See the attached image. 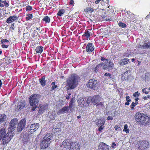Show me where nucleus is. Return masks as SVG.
<instances>
[{"label": "nucleus", "mask_w": 150, "mask_h": 150, "mask_svg": "<svg viewBox=\"0 0 150 150\" xmlns=\"http://www.w3.org/2000/svg\"><path fill=\"white\" fill-rule=\"evenodd\" d=\"M79 77L76 74L71 75L67 81V83L69 88L71 89L75 88L78 85Z\"/></svg>", "instance_id": "nucleus-1"}, {"label": "nucleus", "mask_w": 150, "mask_h": 150, "mask_svg": "<svg viewBox=\"0 0 150 150\" xmlns=\"http://www.w3.org/2000/svg\"><path fill=\"white\" fill-rule=\"evenodd\" d=\"M6 133L5 129L4 128H1L0 130V140L2 139L4 144L8 143L12 137L11 135L12 132L9 131L7 134Z\"/></svg>", "instance_id": "nucleus-2"}, {"label": "nucleus", "mask_w": 150, "mask_h": 150, "mask_svg": "<svg viewBox=\"0 0 150 150\" xmlns=\"http://www.w3.org/2000/svg\"><path fill=\"white\" fill-rule=\"evenodd\" d=\"M147 116L143 113L137 112L135 115V118L136 121L141 124H146V120L147 119Z\"/></svg>", "instance_id": "nucleus-3"}, {"label": "nucleus", "mask_w": 150, "mask_h": 150, "mask_svg": "<svg viewBox=\"0 0 150 150\" xmlns=\"http://www.w3.org/2000/svg\"><path fill=\"white\" fill-rule=\"evenodd\" d=\"M39 95L35 94L31 96L29 98V103L30 106H37L38 104Z\"/></svg>", "instance_id": "nucleus-4"}, {"label": "nucleus", "mask_w": 150, "mask_h": 150, "mask_svg": "<svg viewBox=\"0 0 150 150\" xmlns=\"http://www.w3.org/2000/svg\"><path fill=\"white\" fill-rule=\"evenodd\" d=\"M98 82L94 79H90L87 84V86L89 88L96 89L98 87Z\"/></svg>", "instance_id": "nucleus-5"}, {"label": "nucleus", "mask_w": 150, "mask_h": 150, "mask_svg": "<svg viewBox=\"0 0 150 150\" xmlns=\"http://www.w3.org/2000/svg\"><path fill=\"white\" fill-rule=\"evenodd\" d=\"M18 122V120L16 119H12L9 124V127L8 128L9 131L12 132L15 130Z\"/></svg>", "instance_id": "nucleus-6"}, {"label": "nucleus", "mask_w": 150, "mask_h": 150, "mask_svg": "<svg viewBox=\"0 0 150 150\" xmlns=\"http://www.w3.org/2000/svg\"><path fill=\"white\" fill-rule=\"evenodd\" d=\"M39 127V123H35L33 124H31L29 129L28 131L30 132L31 134L35 131L38 129Z\"/></svg>", "instance_id": "nucleus-7"}, {"label": "nucleus", "mask_w": 150, "mask_h": 150, "mask_svg": "<svg viewBox=\"0 0 150 150\" xmlns=\"http://www.w3.org/2000/svg\"><path fill=\"white\" fill-rule=\"evenodd\" d=\"M26 124V121L24 119H22L20 121L17 127L18 132L22 131L25 127Z\"/></svg>", "instance_id": "nucleus-8"}, {"label": "nucleus", "mask_w": 150, "mask_h": 150, "mask_svg": "<svg viewBox=\"0 0 150 150\" xmlns=\"http://www.w3.org/2000/svg\"><path fill=\"white\" fill-rule=\"evenodd\" d=\"M109 146L106 144L100 142L98 146V150H109Z\"/></svg>", "instance_id": "nucleus-9"}, {"label": "nucleus", "mask_w": 150, "mask_h": 150, "mask_svg": "<svg viewBox=\"0 0 150 150\" xmlns=\"http://www.w3.org/2000/svg\"><path fill=\"white\" fill-rule=\"evenodd\" d=\"M48 105L47 104H40L39 105V110L38 113L39 114L42 113L48 109Z\"/></svg>", "instance_id": "nucleus-10"}, {"label": "nucleus", "mask_w": 150, "mask_h": 150, "mask_svg": "<svg viewBox=\"0 0 150 150\" xmlns=\"http://www.w3.org/2000/svg\"><path fill=\"white\" fill-rule=\"evenodd\" d=\"M148 142L145 141H142L139 144L138 149L140 150H143L148 147Z\"/></svg>", "instance_id": "nucleus-11"}, {"label": "nucleus", "mask_w": 150, "mask_h": 150, "mask_svg": "<svg viewBox=\"0 0 150 150\" xmlns=\"http://www.w3.org/2000/svg\"><path fill=\"white\" fill-rule=\"evenodd\" d=\"M105 63H104L103 69H108V70H111L113 66V63L111 61L108 62H105Z\"/></svg>", "instance_id": "nucleus-12"}, {"label": "nucleus", "mask_w": 150, "mask_h": 150, "mask_svg": "<svg viewBox=\"0 0 150 150\" xmlns=\"http://www.w3.org/2000/svg\"><path fill=\"white\" fill-rule=\"evenodd\" d=\"M130 75V71H127L124 73H122L121 75L122 79L123 81L128 80Z\"/></svg>", "instance_id": "nucleus-13"}, {"label": "nucleus", "mask_w": 150, "mask_h": 150, "mask_svg": "<svg viewBox=\"0 0 150 150\" xmlns=\"http://www.w3.org/2000/svg\"><path fill=\"white\" fill-rule=\"evenodd\" d=\"M62 146L66 149H70L71 143L69 140H65L62 143Z\"/></svg>", "instance_id": "nucleus-14"}, {"label": "nucleus", "mask_w": 150, "mask_h": 150, "mask_svg": "<svg viewBox=\"0 0 150 150\" xmlns=\"http://www.w3.org/2000/svg\"><path fill=\"white\" fill-rule=\"evenodd\" d=\"M53 139L52 135L51 134L48 133L42 139L47 141V143H50V140H52Z\"/></svg>", "instance_id": "nucleus-15"}, {"label": "nucleus", "mask_w": 150, "mask_h": 150, "mask_svg": "<svg viewBox=\"0 0 150 150\" xmlns=\"http://www.w3.org/2000/svg\"><path fill=\"white\" fill-rule=\"evenodd\" d=\"M69 111V107L68 106H65L58 111L57 114L58 115L64 114L68 112Z\"/></svg>", "instance_id": "nucleus-16"}, {"label": "nucleus", "mask_w": 150, "mask_h": 150, "mask_svg": "<svg viewBox=\"0 0 150 150\" xmlns=\"http://www.w3.org/2000/svg\"><path fill=\"white\" fill-rule=\"evenodd\" d=\"M79 145L78 143L75 142H72L71 143L69 150H79Z\"/></svg>", "instance_id": "nucleus-17"}, {"label": "nucleus", "mask_w": 150, "mask_h": 150, "mask_svg": "<svg viewBox=\"0 0 150 150\" xmlns=\"http://www.w3.org/2000/svg\"><path fill=\"white\" fill-rule=\"evenodd\" d=\"M50 143H47V141L42 139L41 141L40 146L41 149H44L47 148L50 145Z\"/></svg>", "instance_id": "nucleus-18"}, {"label": "nucleus", "mask_w": 150, "mask_h": 150, "mask_svg": "<svg viewBox=\"0 0 150 150\" xmlns=\"http://www.w3.org/2000/svg\"><path fill=\"white\" fill-rule=\"evenodd\" d=\"M100 97L98 95L95 96L91 98V102L92 103H96L97 104V103L100 101Z\"/></svg>", "instance_id": "nucleus-19"}, {"label": "nucleus", "mask_w": 150, "mask_h": 150, "mask_svg": "<svg viewBox=\"0 0 150 150\" xmlns=\"http://www.w3.org/2000/svg\"><path fill=\"white\" fill-rule=\"evenodd\" d=\"M93 44L91 43H88L86 47V50L87 52H91L94 50Z\"/></svg>", "instance_id": "nucleus-20"}, {"label": "nucleus", "mask_w": 150, "mask_h": 150, "mask_svg": "<svg viewBox=\"0 0 150 150\" xmlns=\"http://www.w3.org/2000/svg\"><path fill=\"white\" fill-rule=\"evenodd\" d=\"M25 105V102L24 101L20 102L18 103L16 108V110H21L24 108Z\"/></svg>", "instance_id": "nucleus-21"}, {"label": "nucleus", "mask_w": 150, "mask_h": 150, "mask_svg": "<svg viewBox=\"0 0 150 150\" xmlns=\"http://www.w3.org/2000/svg\"><path fill=\"white\" fill-rule=\"evenodd\" d=\"M86 99H85V98H83L80 97L78 100V102L79 105L81 107L85 105V102H86Z\"/></svg>", "instance_id": "nucleus-22"}, {"label": "nucleus", "mask_w": 150, "mask_h": 150, "mask_svg": "<svg viewBox=\"0 0 150 150\" xmlns=\"http://www.w3.org/2000/svg\"><path fill=\"white\" fill-rule=\"evenodd\" d=\"M18 19V17L15 16H13L8 18L6 20V22L10 23Z\"/></svg>", "instance_id": "nucleus-23"}, {"label": "nucleus", "mask_w": 150, "mask_h": 150, "mask_svg": "<svg viewBox=\"0 0 150 150\" xmlns=\"http://www.w3.org/2000/svg\"><path fill=\"white\" fill-rule=\"evenodd\" d=\"M106 121L104 117H101L96 122V125L98 126H103Z\"/></svg>", "instance_id": "nucleus-24"}, {"label": "nucleus", "mask_w": 150, "mask_h": 150, "mask_svg": "<svg viewBox=\"0 0 150 150\" xmlns=\"http://www.w3.org/2000/svg\"><path fill=\"white\" fill-rule=\"evenodd\" d=\"M40 83L42 86L44 87L46 85V81L45 80V77L43 76L40 79H39Z\"/></svg>", "instance_id": "nucleus-25"}, {"label": "nucleus", "mask_w": 150, "mask_h": 150, "mask_svg": "<svg viewBox=\"0 0 150 150\" xmlns=\"http://www.w3.org/2000/svg\"><path fill=\"white\" fill-rule=\"evenodd\" d=\"M44 47L41 46H37L35 49L36 52L38 54H41L43 51Z\"/></svg>", "instance_id": "nucleus-26"}, {"label": "nucleus", "mask_w": 150, "mask_h": 150, "mask_svg": "<svg viewBox=\"0 0 150 150\" xmlns=\"http://www.w3.org/2000/svg\"><path fill=\"white\" fill-rule=\"evenodd\" d=\"M104 63H101L97 65L95 68V71L96 72H97L101 69H103Z\"/></svg>", "instance_id": "nucleus-27"}, {"label": "nucleus", "mask_w": 150, "mask_h": 150, "mask_svg": "<svg viewBox=\"0 0 150 150\" xmlns=\"http://www.w3.org/2000/svg\"><path fill=\"white\" fill-rule=\"evenodd\" d=\"M129 61V59L125 58L121 60L120 62V64L121 65H123L127 64Z\"/></svg>", "instance_id": "nucleus-28"}, {"label": "nucleus", "mask_w": 150, "mask_h": 150, "mask_svg": "<svg viewBox=\"0 0 150 150\" xmlns=\"http://www.w3.org/2000/svg\"><path fill=\"white\" fill-rule=\"evenodd\" d=\"M140 48L142 49H146V48H150V43L147 42V43L144 44V45L141 46L140 45Z\"/></svg>", "instance_id": "nucleus-29"}, {"label": "nucleus", "mask_w": 150, "mask_h": 150, "mask_svg": "<svg viewBox=\"0 0 150 150\" xmlns=\"http://www.w3.org/2000/svg\"><path fill=\"white\" fill-rule=\"evenodd\" d=\"M74 99H73V98H72L71 100L69 102V109H70V112H71L72 108L74 106Z\"/></svg>", "instance_id": "nucleus-30"}, {"label": "nucleus", "mask_w": 150, "mask_h": 150, "mask_svg": "<svg viewBox=\"0 0 150 150\" xmlns=\"http://www.w3.org/2000/svg\"><path fill=\"white\" fill-rule=\"evenodd\" d=\"M90 33L89 31L87 30L85 31L84 34L83 35V36H85L88 38L90 37Z\"/></svg>", "instance_id": "nucleus-31"}, {"label": "nucleus", "mask_w": 150, "mask_h": 150, "mask_svg": "<svg viewBox=\"0 0 150 150\" xmlns=\"http://www.w3.org/2000/svg\"><path fill=\"white\" fill-rule=\"evenodd\" d=\"M93 11L94 9L92 8H91L90 7L87 8L84 10V11L85 12L88 13H91Z\"/></svg>", "instance_id": "nucleus-32"}, {"label": "nucleus", "mask_w": 150, "mask_h": 150, "mask_svg": "<svg viewBox=\"0 0 150 150\" xmlns=\"http://www.w3.org/2000/svg\"><path fill=\"white\" fill-rule=\"evenodd\" d=\"M65 10L64 9L60 10L57 14V15L59 16H62L64 13Z\"/></svg>", "instance_id": "nucleus-33"}, {"label": "nucleus", "mask_w": 150, "mask_h": 150, "mask_svg": "<svg viewBox=\"0 0 150 150\" xmlns=\"http://www.w3.org/2000/svg\"><path fill=\"white\" fill-rule=\"evenodd\" d=\"M128 126L127 125H125L124 126V129L123 131L125 132L127 134L129 132V129H128Z\"/></svg>", "instance_id": "nucleus-34"}, {"label": "nucleus", "mask_w": 150, "mask_h": 150, "mask_svg": "<svg viewBox=\"0 0 150 150\" xmlns=\"http://www.w3.org/2000/svg\"><path fill=\"white\" fill-rule=\"evenodd\" d=\"M42 20L45 21L46 23H49L50 22V18L47 16H45L42 19Z\"/></svg>", "instance_id": "nucleus-35"}, {"label": "nucleus", "mask_w": 150, "mask_h": 150, "mask_svg": "<svg viewBox=\"0 0 150 150\" xmlns=\"http://www.w3.org/2000/svg\"><path fill=\"white\" fill-rule=\"evenodd\" d=\"M49 117L51 120L54 119L55 117V115L54 113H50L49 114Z\"/></svg>", "instance_id": "nucleus-36"}, {"label": "nucleus", "mask_w": 150, "mask_h": 150, "mask_svg": "<svg viewBox=\"0 0 150 150\" xmlns=\"http://www.w3.org/2000/svg\"><path fill=\"white\" fill-rule=\"evenodd\" d=\"M85 99H86V101L85 102V106H86L87 104H89L90 103V101H91V98L88 97H86Z\"/></svg>", "instance_id": "nucleus-37"}, {"label": "nucleus", "mask_w": 150, "mask_h": 150, "mask_svg": "<svg viewBox=\"0 0 150 150\" xmlns=\"http://www.w3.org/2000/svg\"><path fill=\"white\" fill-rule=\"evenodd\" d=\"M119 26L122 28H125L126 26L125 24L124 23L122 22H120L118 23Z\"/></svg>", "instance_id": "nucleus-38"}, {"label": "nucleus", "mask_w": 150, "mask_h": 150, "mask_svg": "<svg viewBox=\"0 0 150 150\" xmlns=\"http://www.w3.org/2000/svg\"><path fill=\"white\" fill-rule=\"evenodd\" d=\"M2 3L6 7H8L9 6V3L8 1H3Z\"/></svg>", "instance_id": "nucleus-39"}, {"label": "nucleus", "mask_w": 150, "mask_h": 150, "mask_svg": "<svg viewBox=\"0 0 150 150\" xmlns=\"http://www.w3.org/2000/svg\"><path fill=\"white\" fill-rule=\"evenodd\" d=\"M104 102L100 103H99L98 102V103H97L96 106L98 107H103L104 106Z\"/></svg>", "instance_id": "nucleus-40"}, {"label": "nucleus", "mask_w": 150, "mask_h": 150, "mask_svg": "<svg viewBox=\"0 0 150 150\" xmlns=\"http://www.w3.org/2000/svg\"><path fill=\"white\" fill-rule=\"evenodd\" d=\"M32 9V8L31 6H27L26 7V10L27 11H31Z\"/></svg>", "instance_id": "nucleus-41"}, {"label": "nucleus", "mask_w": 150, "mask_h": 150, "mask_svg": "<svg viewBox=\"0 0 150 150\" xmlns=\"http://www.w3.org/2000/svg\"><path fill=\"white\" fill-rule=\"evenodd\" d=\"M33 18V15L32 14H29L28 15V17H26V19L27 20H29Z\"/></svg>", "instance_id": "nucleus-42"}, {"label": "nucleus", "mask_w": 150, "mask_h": 150, "mask_svg": "<svg viewBox=\"0 0 150 150\" xmlns=\"http://www.w3.org/2000/svg\"><path fill=\"white\" fill-rule=\"evenodd\" d=\"M136 105V104H135L134 102H133L130 105V107L132 110H133L134 109V107Z\"/></svg>", "instance_id": "nucleus-43"}, {"label": "nucleus", "mask_w": 150, "mask_h": 150, "mask_svg": "<svg viewBox=\"0 0 150 150\" xmlns=\"http://www.w3.org/2000/svg\"><path fill=\"white\" fill-rule=\"evenodd\" d=\"M1 42L2 44H4L5 42H8L9 41L6 39H2L1 40Z\"/></svg>", "instance_id": "nucleus-44"}, {"label": "nucleus", "mask_w": 150, "mask_h": 150, "mask_svg": "<svg viewBox=\"0 0 150 150\" xmlns=\"http://www.w3.org/2000/svg\"><path fill=\"white\" fill-rule=\"evenodd\" d=\"M69 5L71 6H74V0H70L69 3Z\"/></svg>", "instance_id": "nucleus-45"}, {"label": "nucleus", "mask_w": 150, "mask_h": 150, "mask_svg": "<svg viewBox=\"0 0 150 150\" xmlns=\"http://www.w3.org/2000/svg\"><path fill=\"white\" fill-rule=\"evenodd\" d=\"M140 93L138 92H136L133 94V96L134 97H136L137 96H139Z\"/></svg>", "instance_id": "nucleus-46"}, {"label": "nucleus", "mask_w": 150, "mask_h": 150, "mask_svg": "<svg viewBox=\"0 0 150 150\" xmlns=\"http://www.w3.org/2000/svg\"><path fill=\"white\" fill-rule=\"evenodd\" d=\"M99 127V128L98 129V131H99L100 132H101V131L103 129L104 126H98Z\"/></svg>", "instance_id": "nucleus-47"}, {"label": "nucleus", "mask_w": 150, "mask_h": 150, "mask_svg": "<svg viewBox=\"0 0 150 150\" xmlns=\"http://www.w3.org/2000/svg\"><path fill=\"white\" fill-rule=\"evenodd\" d=\"M126 100L127 102H130L131 99H130L129 96H127L126 97Z\"/></svg>", "instance_id": "nucleus-48"}, {"label": "nucleus", "mask_w": 150, "mask_h": 150, "mask_svg": "<svg viewBox=\"0 0 150 150\" xmlns=\"http://www.w3.org/2000/svg\"><path fill=\"white\" fill-rule=\"evenodd\" d=\"M104 76H108L110 78H111V74L110 73H105L104 74Z\"/></svg>", "instance_id": "nucleus-49"}, {"label": "nucleus", "mask_w": 150, "mask_h": 150, "mask_svg": "<svg viewBox=\"0 0 150 150\" xmlns=\"http://www.w3.org/2000/svg\"><path fill=\"white\" fill-rule=\"evenodd\" d=\"M8 46V45H5L4 44H2V45H1V47L3 48H7Z\"/></svg>", "instance_id": "nucleus-50"}, {"label": "nucleus", "mask_w": 150, "mask_h": 150, "mask_svg": "<svg viewBox=\"0 0 150 150\" xmlns=\"http://www.w3.org/2000/svg\"><path fill=\"white\" fill-rule=\"evenodd\" d=\"M144 100H147L148 98H150V95H148L147 96H145L143 98Z\"/></svg>", "instance_id": "nucleus-51"}, {"label": "nucleus", "mask_w": 150, "mask_h": 150, "mask_svg": "<svg viewBox=\"0 0 150 150\" xmlns=\"http://www.w3.org/2000/svg\"><path fill=\"white\" fill-rule=\"evenodd\" d=\"M142 92L143 93H144L146 94H147L148 93V91H146V89L144 88L142 89Z\"/></svg>", "instance_id": "nucleus-52"}, {"label": "nucleus", "mask_w": 150, "mask_h": 150, "mask_svg": "<svg viewBox=\"0 0 150 150\" xmlns=\"http://www.w3.org/2000/svg\"><path fill=\"white\" fill-rule=\"evenodd\" d=\"M113 119V118L112 116H108L107 118V119L108 120H112Z\"/></svg>", "instance_id": "nucleus-53"}, {"label": "nucleus", "mask_w": 150, "mask_h": 150, "mask_svg": "<svg viewBox=\"0 0 150 150\" xmlns=\"http://www.w3.org/2000/svg\"><path fill=\"white\" fill-rule=\"evenodd\" d=\"M116 146V144L115 143H113L111 145V147L112 148H115V146Z\"/></svg>", "instance_id": "nucleus-54"}, {"label": "nucleus", "mask_w": 150, "mask_h": 150, "mask_svg": "<svg viewBox=\"0 0 150 150\" xmlns=\"http://www.w3.org/2000/svg\"><path fill=\"white\" fill-rule=\"evenodd\" d=\"M101 60L103 61H104L105 60L106 61H108L107 59H105L104 57H101Z\"/></svg>", "instance_id": "nucleus-55"}, {"label": "nucleus", "mask_w": 150, "mask_h": 150, "mask_svg": "<svg viewBox=\"0 0 150 150\" xmlns=\"http://www.w3.org/2000/svg\"><path fill=\"white\" fill-rule=\"evenodd\" d=\"M57 87V85H53L52 86V89L54 90Z\"/></svg>", "instance_id": "nucleus-56"}, {"label": "nucleus", "mask_w": 150, "mask_h": 150, "mask_svg": "<svg viewBox=\"0 0 150 150\" xmlns=\"http://www.w3.org/2000/svg\"><path fill=\"white\" fill-rule=\"evenodd\" d=\"M14 23H13L11 25L10 28H12L13 29V30H14Z\"/></svg>", "instance_id": "nucleus-57"}, {"label": "nucleus", "mask_w": 150, "mask_h": 150, "mask_svg": "<svg viewBox=\"0 0 150 150\" xmlns=\"http://www.w3.org/2000/svg\"><path fill=\"white\" fill-rule=\"evenodd\" d=\"M114 128H115V130H117L118 129H119L120 128V127L116 125L115 126Z\"/></svg>", "instance_id": "nucleus-58"}, {"label": "nucleus", "mask_w": 150, "mask_h": 150, "mask_svg": "<svg viewBox=\"0 0 150 150\" xmlns=\"http://www.w3.org/2000/svg\"><path fill=\"white\" fill-rule=\"evenodd\" d=\"M71 95V93H69L68 94L69 96H67L66 97V98L67 99H69L70 98V97L69 96H70Z\"/></svg>", "instance_id": "nucleus-59"}, {"label": "nucleus", "mask_w": 150, "mask_h": 150, "mask_svg": "<svg viewBox=\"0 0 150 150\" xmlns=\"http://www.w3.org/2000/svg\"><path fill=\"white\" fill-rule=\"evenodd\" d=\"M150 12L149 13V14L146 17L145 19H148V18H149V17H150Z\"/></svg>", "instance_id": "nucleus-60"}, {"label": "nucleus", "mask_w": 150, "mask_h": 150, "mask_svg": "<svg viewBox=\"0 0 150 150\" xmlns=\"http://www.w3.org/2000/svg\"><path fill=\"white\" fill-rule=\"evenodd\" d=\"M35 107H33L32 108V110L33 111H34L35 110L36 108H37V106H35Z\"/></svg>", "instance_id": "nucleus-61"}, {"label": "nucleus", "mask_w": 150, "mask_h": 150, "mask_svg": "<svg viewBox=\"0 0 150 150\" xmlns=\"http://www.w3.org/2000/svg\"><path fill=\"white\" fill-rule=\"evenodd\" d=\"M4 6V5L3 3H0V6L1 7H3Z\"/></svg>", "instance_id": "nucleus-62"}, {"label": "nucleus", "mask_w": 150, "mask_h": 150, "mask_svg": "<svg viewBox=\"0 0 150 150\" xmlns=\"http://www.w3.org/2000/svg\"><path fill=\"white\" fill-rule=\"evenodd\" d=\"M129 102H127L125 103V105H129Z\"/></svg>", "instance_id": "nucleus-63"}, {"label": "nucleus", "mask_w": 150, "mask_h": 150, "mask_svg": "<svg viewBox=\"0 0 150 150\" xmlns=\"http://www.w3.org/2000/svg\"><path fill=\"white\" fill-rule=\"evenodd\" d=\"M138 66H139V65H140L141 62H140L139 61H138Z\"/></svg>", "instance_id": "nucleus-64"}]
</instances>
